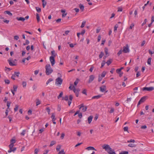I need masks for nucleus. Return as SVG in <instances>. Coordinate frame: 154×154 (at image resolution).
I'll return each mask as SVG.
<instances>
[{"label": "nucleus", "mask_w": 154, "mask_h": 154, "mask_svg": "<svg viewBox=\"0 0 154 154\" xmlns=\"http://www.w3.org/2000/svg\"><path fill=\"white\" fill-rule=\"evenodd\" d=\"M45 73L47 75L51 74L53 72V70L51 67V65L49 64H47L45 66Z\"/></svg>", "instance_id": "1"}, {"label": "nucleus", "mask_w": 154, "mask_h": 154, "mask_svg": "<svg viewBox=\"0 0 154 154\" xmlns=\"http://www.w3.org/2000/svg\"><path fill=\"white\" fill-rule=\"evenodd\" d=\"M63 81V79L60 77H58L55 80V85L58 87H60Z\"/></svg>", "instance_id": "2"}, {"label": "nucleus", "mask_w": 154, "mask_h": 154, "mask_svg": "<svg viewBox=\"0 0 154 154\" xmlns=\"http://www.w3.org/2000/svg\"><path fill=\"white\" fill-rule=\"evenodd\" d=\"M109 154H116L114 150H112L110 146L107 149V151H106Z\"/></svg>", "instance_id": "3"}, {"label": "nucleus", "mask_w": 154, "mask_h": 154, "mask_svg": "<svg viewBox=\"0 0 154 154\" xmlns=\"http://www.w3.org/2000/svg\"><path fill=\"white\" fill-rule=\"evenodd\" d=\"M154 90V87H143L142 88V90L143 91H151Z\"/></svg>", "instance_id": "4"}, {"label": "nucleus", "mask_w": 154, "mask_h": 154, "mask_svg": "<svg viewBox=\"0 0 154 154\" xmlns=\"http://www.w3.org/2000/svg\"><path fill=\"white\" fill-rule=\"evenodd\" d=\"M79 109L82 112H84L86 111L87 107L86 106H84L83 104L80 105Z\"/></svg>", "instance_id": "5"}, {"label": "nucleus", "mask_w": 154, "mask_h": 154, "mask_svg": "<svg viewBox=\"0 0 154 154\" xmlns=\"http://www.w3.org/2000/svg\"><path fill=\"white\" fill-rule=\"evenodd\" d=\"M49 60L52 66H53L55 63L54 57H50Z\"/></svg>", "instance_id": "6"}, {"label": "nucleus", "mask_w": 154, "mask_h": 154, "mask_svg": "<svg viewBox=\"0 0 154 154\" xmlns=\"http://www.w3.org/2000/svg\"><path fill=\"white\" fill-rule=\"evenodd\" d=\"M20 73L19 72H14V74L11 76V78L13 80H15V77L17 76V77H18L19 76Z\"/></svg>", "instance_id": "7"}, {"label": "nucleus", "mask_w": 154, "mask_h": 154, "mask_svg": "<svg viewBox=\"0 0 154 154\" xmlns=\"http://www.w3.org/2000/svg\"><path fill=\"white\" fill-rule=\"evenodd\" d=\"M73 91L75 93L76 96L77 97H78L79 95V90L78 89H76L75 88V87L74 86H73Z\"/></svg>", "instance_id": "8"}, {"label": "nucleus", "mask_w": 154, "mask_h": 154, "mask_svg": "<svg viewBox=\"0 0 154 154\" xmlns=\"http://www.w3.org/2000/svg\"><path fill=\"white\" fill-rule=\"evenodd\" d=\"M95 78V76L93 75H91L89 76V79L88 81V83H90L92 82Z\"/></svg>", "instance_id": "9"}, {"label": "nucleus", "mask_w": 154, "mask_h": 154, "mask_svg": "<svg viewBox=\"0 0 154 154\" xmlns=\"http://www.w3.org/2000/svg\"><path fill=\"white\" fill-rule=\"evenodd\" d=\"M122 51L124 53L129 52V50L128 46L127 45L126 47H124L123 48V50Z\"/></svg>", "instance_id": "10"}, {"label": "nucleus", "mask_w": 154, "mask_h": 154, "mask_svg": "<svg viewBox=\"0 0 154 154\" xmlns=\"http://www.w3.org/2000/svg\"><path fill=\"white\" fill-rule=\"evenodd\" d=\"M100 88V91L102 92H104L106 89V86L105 85L102 86Z\"/></svg>", "instance_id": "11"}, {"label": "nucleus", "mask_w": 154, "mask_h": 154, "mask_svg": "<svg viewBox=\"0 0 154 154\" xmlns=\"http://www.w3.org/2000/svg\"><path fill=\"white\" fill-rule=\"evenodd\" d=\"M109 146L108 144H104L102 146V147L103 148V149H104L105 151H107V149L108 148V147Z\"/></svg>", "instance_id": "12"}, {"label": "nucleus", "mask_w": 154, "mask_h": 154, "mask_svg": "<svg viewBox=\"0 0 154 154\" xmlns=\"http://www.w3.org/2000/svg\"><path fill=\"white\" fill-rule=\"evenodd\" d=\"M93 118V117L92 116H89L88 118V120L89 124H90L92 122Z\"/></svg>", "instance_id": "13"}, {"label": "nucleus", "mask_w": 154, "mask_h": 154, "mask_svg": "<svg viewBox=\"0 0 154 154\" xmlns=\"http://www.w3.org/2000/svg\"><path fill=\"white\" fill-rule=\"evenodd\" d=\"M8 62L9 63V65L11 66H14L15 65V64L14 63L11 61V60H8Z\"/></svg>", "instance_id": "14"}, {"label": "nucleus", "mask_w": 154, "mask_h": 154, "mask_svg": "<svg viewBox=\"0 0 154 154\" xmlns=\"http://www.w3.org/2000/svg\"><path fill=\"white\" fill-rule=\"evenodd\" d=\"M86 149L88 150H96L95 148L92 146H89L88 147H87L86 148Z\"/></svg>", "instance_id": "15"}, {"label": "nucleus", "mask_w": 154, "mask_h": 154, "mask_svg": "<svg viewBox=\"0 0 154 154\" xmlns=\"http://www.w3.org/2000/svg\"><path fill=\"white\" fill-rule=\"evenodd\" d=\"M19 21H22L23 22L25 20V18L23 17H18L16 18Z\"/></svg>", "instance_id": "16"}, {"label": "nucleus", "mask_w": 154, "mask_h": 154, "mask_svg": "<svg viewBox=\"0 0 154 154\" xmlns=\"http://www.w3.org/2000/svg\"><path fill=\"white\" fill-rule=\"evenodd\" d=\"M51 57H55L57 55V54H56L55 51L54 50H53L51 51Z\"/></svg>", "instance_id": "17"}, {"label": "nucleus", "mask_w": 154, "mask_h": 154, "mask_svg": "<svg viewBox=\"0 0 154 154\" xmlns=\"http://www.w3.org/2000/svg\"><path fill=\"white\" fill-rule=\"evenodd\" d=\"M101 95H98L92 97V98L93 99H98L100 98L101 97Z\"/></svg>", "instance_id": "18"}, {"label": "nucleus", "mask_w": 154, "mask_h": 154, "mask_svg": "<svg viewBox=\"0 0 154 154\" xmlns=\"http://www.w3.org/2000/svg\"><path fill=\"white\" fill-rule=\"evenodd\" d=\"M79 7L82 11H83L84 10V5L81 4L79 5Z\"/></svg>", "instance_id": "19"}, {"label": "nucleus", "mask_w": 154, "mask_h": 154, "mask_svg": "<svg viewBox=\"0 0 154 154\" xmlns=\"http://www.w3.org/2000/svg\"><path fill=\"white\" fill-rule=\"evenodd\" d=\"M36 18L38 22H39L40 20V17L39 16V15L38 13H36Z\"/></svg>", "instance_id": "20"}, {"label": "nucleus", "mask_w": 154, "mask_h": 154, "mask_svg": "<svg viewBox=\"0 0 154 154\" xmlns=\"http://www.w3.org/2000/svg\"><path fill=\"white\" fill-rule=\"evenodd\" d=\"M61 146L60 145H58L57 146L56 149L57 152L59 151L60 149L61 148Z\"/></svg>", "instance_id": "21"}, {"label": "nucleus", "mask_w": 154, "mask_h": 154, "mask_svg": "<svg viewBox=\"0 0 154 154\" xmlns=\"http://www.w3.org/2000/svg\"><path fill=\"white\" fill-rule=\"evenodd\" d=\"M128 146L130 147L133 148V147H135L136 146V145L132 143H129L128 145Z\"/></svg>", "instance_id": "22"}, {"label": "nucleus", "mask_w": 154, "mask_h": 154, "mask_svg": "<svg viewBox=\"0 0 154 154\" xmlns=\"http://www.w3.org/2000/svg\"><path fill=\"white\" fill-rule=\"evenodd\" d=\"M4 13L5 14H8L10 16H12V14L9 11H6L4 12Z\"/></svg>", "instance_id": "23"}, {"label": "nucleus", "mask_w": 154, "mask_h": 154, "mask_svg": "<svg viewBox=\"0 0 154 154\" xmlns=\"http://www.w3.org/2000/svg\"><path fill=\"white\" fill-rule=\"evenodd\" d=\"M145 100V98L144 97H142L140 100L139 101L141 103H143Z\"/></svg>", "instance_id": "24"}, {"label": "nucleus", "mask_w": 154, "mask_h": 154, "mask_svg": "<svg viewBox=\"0 0 154 154\" xmlns=\"http://www.w3.org/2000/svg\"><path fill=\"white\" fill-rule=\"evenodd\" d=\"M104 55V53L102 51L100 53L99 55V57L100 59H101Z\"/></svg>", "instance_id": "25"}, {"label": "nucleus", "mask_w": 154, "mask_h": 154, "mask_svg": "<svg viewBox=\"0 0 154 154\" xmlns=\"http://www.w3.org/2000/svg\"><path fill=\"white\" fill-rule=\"evenodd\" d=\"M56 143V142L55 141L53 140L51 141L50 145V146H53V145L55 144Z\"/></svg>", "instance_id": "26"}, {"label": "nucleus", "mask_w": 154, "mask_h": 154, "mask_svg": "<svg viewBox=\"0 0 154 154\" xmlns=\"http://www.w3.org/2000/svg\"><path fill=\"white\" fill-rule=\"evenodd\" d=\"M86 24V21H84L82 22V25H81V27L82 28L84 27L85 26V25Z\"/></svg>", "instance_id": "27"}, {"label": "nucleus", "mask_w": 154, "mask_h": 154, "mask_svg": "<svg viewBox=\"0 0 154 154\" xmlns=\"http://www.w3.org/2000/svg\"><path fill=\"white\" fill-rule=\"evenodd\" d=\"M53 81V79L52 78H50L48 79V80L46 82V84L48 85L50 82L52 81Z\"/></svg>", "instance_id": "28"}, {"label": "nucleus", "mask_w": 154, "mask_h": 154, "mask_svg": "<svg viewBox=\"0 0 154 154\" xmlns=\"http://www.w3.org/2000/svg\"><path fill=\"white\" fill-rule=\"evenodd\" d=\"M59 152L58 154H65V153L63 149H62Z\"/></svg>", "instance_id": "29"}, {"label": "nucleus", "mask_w": 154, "mask_h": 154, "mask_svg": "<svg viewBox=\"0 0 154 154\" xmlns=\"http://www.w3.org/2000/svg\"><path fill=\"white\" fill-rule=\"evenodd\" d=\"M106 74V72L105 71H103L101 75V76L102 77H104Z\"/></svg>", "instance_id": "30"}, {"label": "nucleus", "mask_w": 154, "mask_h": 154, "mask_svg": "<svg viewBox=\"0 0 154 154\" xmlns=\"http://www.w3.org/2000/svg\"><path fill=\"white\" fill-rule=\"evenodd\" d=\"M151 57L149 58L147 60V63L148 64L150 65L151 62Z\"/></svg>", "instance_id": "31"}, {"label": "nucleus", "mask_w": 154, "mask_h": 154, "mask_svg": "<svg viewBox=\"0 0 154 154\" xmlns=\"http://www.w3.org/2000/svg\"><path fill=\"white\" fill-rule=\"evenodd\" d=\"M35 8H36V11H37V12H40L41 11V9L39 8V7H35Z\"/></svg>", "instance_id": "32"}, {"label": "nucleus", "mask_w": 154, "mask_h": 154, "mask_svg": "<svg viewBox=\"0 0 154 154\" xmlns=\"http://www.w3.org/2000/svg\"><path fill=\"white\" fill-rule=\"evenodd\" d=\"M79 82V79H77L74 83V85L75 86H76L78 84Z\"/></svg>", "instance_id": "33"}, {"label": "nucleus", "mask_w": 154, "mask_h": 154, "mask_svg": "<svg viewBox=\"0 0 154 154\" xmlns=\"http://www.w3.org/2000/svg\"><path fill=\"white\" fill-rule=\"evenodd\" d=\"M131 99L132 98L131 97L127 98V100L126 101V102L127 103H129L131 101Z\"/></svg>", "instance_id": "34"}, {"label": "nucleus", "mask_w": 154, "mask_h": 154, "mask_svg": "<svg viewBox=\"0 0 154 154\" xmlns=\"http://www.w3.org/2000/svg\"><path fill=\"white\" fill-rule=\"evenodd\" d=\"M63 94V93L62 92H61L59 95L57 97L58 99H59L60 97H62Z\"/></svg>", "instance_id": "35"}, {"label": "nucleus", "mask_w": 154, "mask_h": 154, "mask_svg": "<svg viewBox=\"0 0 154 154\" xmlns=\"http://www.w3.org/2000/svg\"><path fill=\"white\" fill-rule=\"evenodd\" d=\"M135 142V140H134L131 139L130 140H128L127 141L128 143H134Z\"/></svg>", "instance_id": "36"}, {"label": "nucleus", "mask_w": 154, "mask_h": 154, "mask_svg": "<svg viewBox=\"0 0 154 154\" xmlns=\"http://www.w3.org/2000/svg\"><path fill=\"white\" fill-rule=\"evenodd\" d=\"M29 42L28 40H26L25 43H24L23 45H28L29 44Z\"/></svg>", "instance_id": "37"}, {"label": "nucleus", "mask_w": 154, "mask_h": 154, "mask_svg": "<svg viewBox=\"0 0 154 154\" xmlns=\"http://www.w3.org/2000/svg\"><path fill=\"white\" fill-rule=\"evenodd\" d=\"M26 130H23L22 132L20 134L21 135H22V136H24L25 134V132H26Z\"/></svg>", "instance_id": "38"}, {"label": "nucleus", "mask_w": 154, "mask_h": 154, "mask_svg": "<svg viewBox=\"0 0 154 154\" xmlns=\"http://www.w3.org/2000/svg\"><path fill=\"white\" fill-rule=\"evenodd\" d=\"M106 63L105 61V60H103L101 63V68L103 67L105 65Z\"/></svg>", "instance_id": "39"}, {"label": "nucleus", "mask_w": 154, "mask_h": 154, "mask_svg": "<svg viewBox=\"0 0 154 154\" xmlns=\"http://www.w3.org/2000/svg\"><path fill=\"white\" fill-rule=\"evenodd\" d=\"M104 51L105 54L107 55L108 54V49L107 48H105L104 49Z\"/></svg>", "instance_id": "40"}, {"label": "nucleus", "mask_w": 154, "mask_h": 154, "mask_svg": "<svg viewBox=\"0 0 154 154\" xmlns=\"http://www.w3.org/2000/svg\"><path fill=\"white\" fill-rule=\"evenodd\" d=\"M5 82L6 84H9L10 83V81L8 79H6L5 80Z\"/></svg>", "instance_id": "41"}, {"label": "nucleus", "mask_w": 154, "mask_h": 154, "mask_svg": "<svg viewBox=\"0 0 154 154\" xmlns=\"http://www.w3.org/2000/svg\"><path fill=\"white\" fill-rule=\"evenodd\" d=\"M123 51L121 49L120 50L119 52L117 53V54L118 56H119L121 54H122Z\"/></svg>", "instance_id": "42"}, {"label": "nucleus", "mask_w": 154, "mask_h": 154, "mask_svg": "<svg viewBox=\"0 0 154 154\" xmlns=\"http://www.w3.org/2000/svg\"><path fill=\"white\" fill-rule=\"evenodd\" d=\"M22 85L23 87H25L26 85V83L25 82H22Z\"/></svg>", "instance_id": "43"}, {"label": "nucleus", "mask_w": 154, "mask_h": 154, "mask_svg": "<svg viewBox=\"0 0 154 154\" xmlns=\"http://www.w3.org/2000/svg\"><path fill=\"white\" fill-rule=\"evenodd\" d=\"M18 107H19V106L17 105H16L15 107L14 108V110L15 112H16L17 110L18 109Z\"/></svg>", "instance_id": "44"}, {"label": "nucleus", "mask_w": 154, "mask_h": 154, "mask_svg": "<svg viewBox=\"0 0 154 154\" xmlns=\"http://www.w3.org/2000/svg\"><path fill=\"white\" fill-rule=\"evenodd\" d=\"M39 152V149L37 148L35 149L34 152V154H38V152Z\"/></svg>", "instance_id": "45"}, {"label": "nucleus", "mask_w": 154, "mask_h": 154, "mask_svg": "<svg viewBox=\"0 0 154 154\" xmlns=\"http://www.w3.org/2000/svg\"><path fill=\"white\" fill-rule=\"evenodd\" d=\"M17 86L16 85H14L13 86V88L14 91H17Z\"/></svg>", "instance_id": "46"}, {"label": "nucleus", "mask_w": 154, "mask_h": 154, "mask_svg": "<svg viewBox=\"0 0 154 154\" xmlns=\"http://www.w3.org/2000/svg\"><path fill=\"white\" fill-rule=\"evenodd\" d=\"M123 129L125 131H127L128 132V127H124Z\"/></svg>", "instance_id": "47"}, {"label": "nucleus", "mask_w": 154, "mask_h": 154, "mask_svg": "<svg viewBox=\"0 0 154 154\" xmlns=\"http://www.w3.org/2000/svg\"><path fill=\"white\" fill-rule=\"evenodd\" d=\"M46 110L47 111L48 114H49L50 112V109L49 107H47L46 108Z\"/></svg>", "instance_id": "48"}, {"label": "nucleus", "mask_w": 154, "mask_h": 154, "mask_svg": "<svg viewBox=\"0 0 154 154\" xmlns=\"http://www.w3.org/2000/svg\"><path fill=\"white\" fill-rule=\"evenodd\" d=\"M10 103L9 101H7V106L8 107V108L7 109H9L10 105Z\"/></svg>", "instance_id": "49"}, {"label": "nucleus", "mask_w": 154, "mask_h": 154, "mask_svg": "<svg viewBox=\"0 0 154 154\" xmlns=\"http://www.w3.org/2000/svg\"><path fill=\"white\" fill-rule=\"evenodd\" d=\"M103 77L100 76V75H99V78L98 79V81L99 82H100L101 81V80L102 79Z\"/></svg>", "instance_id": "50"}, {"label": "nucleus", "mask_w": 154, "mask_h": 154, "mask_svg": "<svg viewBox=\"0 0 154 154\" xmlns=\"http://www.w3.org/2000/svg\"><path fill=\"white\" fill-rule=\"evenodd\" d=\"M118 27V25H115L114 27V32H115L117 30Z\"/></svg>", "instance_id": "51"}, {"label": "nucleus", "mask_w": 154, "mask_h": 154, "mask_svg": "<svg viewBox=\"0 0 154 154\" xmlns=\"http://www.w3.org/2000/svg\"><path fill=\"white\" fill-rule=\"evenodd\" d=\"M147 22V20L146 19H145L144 20V21L143 23L142 24V26H143L144 24H145L146 22Z\"/></svg>", "instance_id": "52"}, {"label": "nucleus", "mask_w": 154, "mask_h": 154, "mask_svg": "<svg viewBox=\"0 0 154 154\" xmlns=\"http://www.w3.org/2000/svg\"><path fill=\"white\" fill-rule=\"evenodd\" d=\"M134 23H131L129 29H131L133 27H134Z\"/></svg>", "instance_id": "53"}, {"label": "nucleus", "mask_w": 154, "mask_h": 154, "mask_svg": "<svg viewBox=\"0 0 154 154\" xmlns=\"http://www.w3.org/2000/svg\"><path fill=\"white\" fill-rule=\"evenodd\" d=\"M128 152L127 151H123L120 153L119 154H128Z\"/></svg>", "instance_id": "54"}, {"label": "nucleus", "mask_w": 154, "mask_h": 154, "mask_svg": "<svg viewBox=\"0 0 154 154\" xmlns=\"http://www.w3.org/2000/svg\"><path fill=\"white\" fill-rule=\"evenodd\" d=\"M106 63H107V65L109 66L111 63V61L110 60H108L106 62Z\"/></svg>", "instance_id": "55"}, {"label": "nucleus", "mask_w": 154, "mask_h": 154, "mask_svg": "<svg viewBox=\"0 0 154 154\" xmlns=\"http://www.w3.org/2000/svg\"><path fill=\"white\" fill-rule=\"evenodd\" d=\"M14 144L13 143H11L9 145V147L10 149H12L14 146Z\"/></svg>", "instance_id": "56"}, {"label": "nucleus", "mask_w": 154, "mask_h": 154, "mask_svg": "<svg viewBox=\"0 0 154 154\" xmlns=\"http://www.w3.org/2000/svg\"><path fill=\"white\" fill-rule=\"evenodd\" d=\"M63 99H64L66 101H67L68 100V96H66L64 98L63 97Z\"/></svg>", "instance_id": "57"}, {"label": "nucleus", "mask_w": 154, "mask_h": 154, "mask_svg": "<svg viewBox=\"0 0 154 154\" xmlns=\"http://www.w3.org/2000/svg\"><path fill=\"white\" fill-rule=\"evenodd\" d=\"M114 109L113 108H111V110H110V111H109V112L110 113H112L114 112Z\"/></svg>", "instance_id": "58"}, {"label": "nucleus", "mask_w": 154, "mask_h": 154, "mask_svg": "<svg viewBox=\"0 0 154 154\" xmlns=\"http://www.w3.org/2000/svg\"><path fill=\"white\" fill-rule=\"evenodd\" d=\"M61 110V106L60 105L58 106L57 110L58 111H60Z\"/></svg>", "instance_id": "59"}, {"label": "nucleus", "mask_w": 154, "mask_h": 154, "mask_svg": "<svg viewBox=\"0 0 154 154\" xmlns=\"http://www.w3.org/2000/svg\"><path fill=\"white\" fill-rule=\"evenodd\" d=\"M19 38V37L17 35H15L14 37V39L17 40Z\"/></svg>", "instance_id": "60"}, {"label": "nucleus", "mask_w": 154, "mask_h": 154, "mask_svg": "<svg viewBox=\"0 0 154 154\" xmlns=\"http://www.w3.org/2000/svg\"><path fill=\"white\" fill-rule=\"evenodd\" d=\"M65 136V134L64 133H63L62 134L60 138L62 139H63L64 138V137Z\"/></svg>", "instance_id": "61"}, {"label": "nucleus", "mask_w": 154, "mask_h": 154, "mask_svg": "<svg viewBox=\"0 0 154 154\" xmlns=\"http://www.w3.org/2000/svg\"><path fill=\"white\" fill-rule=\"evenodd\" d=\"M85 30H84V29L80 33L82 35H84V34H85Z\"/></svg>", "instance_id": "62"}, {"label": "nucleus", "mask_w": 154, "mask_h": 154, "mask_svg": "<svg viewBox=\"0 0 154 154\" xmlns=\"http://www.w3.org/2000/svg\"><path fill=\"white\" fill-rule=\"evenodd\" d=\"M154 22V16H152L151 17V22L153 23Z\"/></svg>", "instance_id": "63"}, {"label": "nucleus", "mask_w": 154, "mask_h": 154, "mask_svg": "<svg viewBox=\"0 0 154 154\" xmlns=\"http://www.w3.org/2000/svg\"><path fill=\"white\" fill-rule=\"evenodd\" d=\"M49 150H46L43 153V154H48V152H49Z\"/></svg>", "instance_id": "64"}]
</instances>
